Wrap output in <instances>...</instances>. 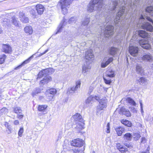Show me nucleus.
I'll use <instances>...</instances> for the list:
<instances>
[{"mask_svg":"<svg viewBox=\"0 0 153 153\" xmlns=\"http://www.w3.org/2000/svg\"><path fill=\"white\" fill-rule=\"evenodd\" d=\"M77 19L76 17H72L70 18L68 21V22L69 24L75 23Z\"/></svg>","mask_w":153,"mask_h":153,"instance_id":"45","label":"nucleus"},{"mask_svg":"<svg viewBox=\"0 0 153 153\" xmlns=\"http://www.w3.org/2000/svg\"><path fill=\"white\" fill-rule=\"evenodd\" d=\"M104 32L105 36L107 37L112 35L114 33L113 26L111 25H107L105 27Z\"/></svg>","mask_w":153,"mask_h":153,"instance_id":"8","label":"nucleus"},{"mask_svg":"<svg viewBox=\"0 0 153 153\" xmlns=\"http://www.w3.org/2000/svg\"><path fill=\"white\" fill-rule=\"evenodd\" d=\"M129 108L131 111L133 112L134 113H136L137 111L136 109L134 107H130Z\"/></svg>","mask_w":153,"mask_h":153,"instance_id":"54","label":"nucleus"},{"mask_svg":"<svg viewBox=\"0 0 153 153\" xmlns=\"http://www.w3.org/2000/svg\"><path fill=\"white\" fill-rule=\"evenodd\" d=\"M121 123L128 127H131V126L132 123L131 122L128 121V120L123 119L121 120Z\"/></svg>","mask_w":153,"mask_h":153,"instance_id":"28","label":"nucleus"},{"mask_svg":"<svg viewBox=\"0 0 153 153\" xmlns=\"http://www.w3.org/2000/svg\"><path fill=\"white\" fill-rule=\"evenodd\" d=\"M108 76H114V72L112 70L108 71H107Z\"/></svg>","mask_w":153,"mask_h":153,"instance_id":"48","label":"nucleus"},{"mask_svg":"<svg viewBox=\"0 0 153 153\" xmlns=\"http://www.w3.org/2000/svg\"><path fill=\"white\" fill-rule=\"evenodd\" d=\"M76 85L75 87H73L70 88V89L68 90V94L72 93L75 92L76 91H77V90L80 88L81 82L79 80H78L76 82Z\"/></svg>","mask_w":153,"mask_h":153,"instance_id":"11","label":"nucleus"},{"mask_svg":"<svg viewBox=\"0 0 153 153\" xmlns=\"http://www.w3.org/2000/svg\"><path fill=\"white\" fill-rule=\"evenodd\" d=\"M129 51L130 54L133 56H135L137 55L138 52L137 47L132 46H130Z\"/></svg>","mask_w":153,"mask_h":153,"instance_id":"13","label":"nucleus"},{"mask_svg":"<svg viewBox=\"0 0 153 153\" xmlns=\"http://www.w3.org/2000/svg\"><path fill=\"white\" fill-rule=\"evenodd\" d=\"M132 136L131 134L129 133H126L124 135L123 138L124 140L128 141H130L131 140Z\"/></svg>","mask_w":153,"mask_h":153,"instance_id":"29","label":"nucleus"},{"mask_svg":"<svg viewBox=\"0 0 153 153\" xmlns=\"http://www.w3.org/2000/svg\"><path fill=\"white\" fill-rule=\"evenodd\" d=\"M18 117L19 118V119H22L23 117V115H19L18 114L17 115Z\"/></svg>","mask_w":153,"mask_h":153,"instance_id":"61","label":"nucleus"},{"mask_svg":"<svg viewBox=\"0 0 153 153\" xmlns=\"http://www.w3.org/2000/svg\"><path fill=\"white\" fill-rule=\"evenodd\" d=\"M139 0H135V1L133 2L132 4L131 2V1H129L128 3H125V2L126 1V0H124L123 2L124 3V4L125 6H124L123 4V3H122L121 2V4L122 5H123V6L125 7V11L126 10V9L127 10L126 11H127V9H128L129 10V9H133V8L135 6H137L138 3L139 2ZM125 15H126V13H125Z\"/></svg>","mask_w":153,"mask_h":153,"instance_id":"7","label":"nucleus"},{"mask_svg":"<svg viewBox=\"0 0 153 153\" xmlns=\"http://www.w3.org/2000/svg\"><path fill=\"white\" fill-rule=\"evenodd\" d=\"M67 23L65 22V19H63L59 26L57 28V31L56 34H57V33L60 32L61 29L63 28L64 27L65 25Z\"/></svg>","mask_w":153,"mask_h":153,"instance_id":"20","label":"nucleus"},{"mask_svg":"<svg viewBox=\"0 0 153 153\" xmlns=\"http://www.w3.org/2000/svg\"><path fill=\"white\" fill-rule=\"evenodd\" d=\"M107 131L106 132L107 133H109L110 132V124L109 123H108L107 124Z\"/></svg>","mask_w":153,"mask_h":153,"instance_id":"55","label":"nucleus"},{"mask_svg":"<svg viewBox=\"0 0 153 153\" xmlns=\"http://www.w3.org/2000/svg\"><path fill=\"white\" fill-rule=\"evenodd\" d=\"M141 114L142 115H143L144 114V112L143 111V107H141Z\"/></svg>","mask_w":153,"mask_h":153,"instance_id":"62","label":"nucleus"},{"mask_svg":"<svg viewBox=\"0 0 153 153\" xmlns=\"http://www.w3.org/2000/svg\"><path fill=\"white\" fill-rule=\"evenodd\" d=\"M146 139L145 137H142L141 141V143H146Z\"/></svg>","mask_w":153,"mask_h":153,"instance_id":"58","label":"nucleus"},{"mask_svg":"<svg viewBox=\"0 0 153 153\" xmlns=\"http://www.w3.org/2000/svg\"><path fill=\"white\" fill-rule=\"evenodd\" d=\"M45 94L47 98L49 100H51L53 99V95H51V94H49L48 96L47 95V91H46L45 92Z\"/></svg>","mask_w":153,"mask_h":153,"instance_id":"51","label":"nucleus"},{"mask_svg":"<svg viewBox=\"0 0 153 153\" xmlns=\"http://www.w3.org/2000/svg\"><path fill=\"white\" fill-rule=\"evenodd\" d=\"M145 120L147 121L152 122L153 120V117H152L150 114H147L145 117Z\"/></svg>","mask_w":153,"mask_h":153,"instance_id":"44","label":"nucleus"},{"mask_svg":"<svg viewBox=\"0 0 153 153\" xmlns=\"http://www.w3.org/2000/svg\"><path fill=\"white\" fill-rule=\"evenodd\" d=\"M138 78H137V79L140 84L144 85V84H146L147 83V79L145 77H138Z\"/></svg>","mask_w":153,"mask_h":153,"instance_id":"21","label":"nucleus"},{"mask_svg":"<svg viewBox=\"0 0 153 153\" xmlns=\"http://www.w3.org/2000/svg\"><path fill=\"white\" fill-rule=\"evenodd\" d=\"M117 50V48L112 47L109 51V53L110 55L114 56L116 53Z\"/></svg>","mask_w":153,"mask_h":153,"instance_id":"36","label":"nucleus"},{"mask_svg":"<svg viewBox=\"0 0 153 153\" xmlns=\"http://www.w3.org/2000/svg\"><path fill=\"white\" fill-rule=\"evenodd\" d=\"M34 55V54L33 55L30 57L29 58L27 59L24 61L20 65H19L17 67L15 68L14 69L15 70H17L18 69H20L25 65L28 63L30 62L31 59L33 57V56Z\"/></svg>","mask_w":153,"mask_h":153,"instance_id":"18","label":"nucleus"},{"mask_svg":"<svg viewBox=\"0 0 153 153\" xmlns=\"http://www.w3.org/2000/svg\"><path fill=\"white\" fill-rule=\"evenodd\" d=\"M141 59L146 62H152L153 61V57L149 53L144 54L141 57Z\"/></svg>","mask_w":153,"mask_h":153,"instance_id":"10","label":"nucleus"},{"mask_svg":"<svg viewBox=\"0 0 153 153\" xmlns=\"http://www.w3.org/2000/svg\"><path fill=\"white\" fill-rule=\"evenodd\" d=\"M146 19L151 22L153 25V20L152 19L148 16H145L144 17L142 15L139 21V23L140 24V27L141 26L142 28L148 31L151 32H153V26L149 22H145V20Z\"/></svg>","mask_w":153,"mask_h":153,"instance_id":"3","label":"nucleus"},{"mask_svg":"<svg viewBox=\"0 0 153 153\" xmlns=\"http://www.w3.org/2000/svg\"><path fill=\"white\" fill-rule=\"evenodd\" d=\"M46 91H47L48 96L49 95V94H51V95H53V97L56 94L57 91L56 89L53 88H51L47 90Z\"/></svg>","mask_w":153,"mask_h":153,"instance_id":"25","label":"nucleus"},{"mask_svg":"<svg viewBox=\"0 0 153 153\" xmlns=\"http://www.w3.org/2000/svg\"><path fill=\"white\" fill-rule=\"evenodd\" d=\"M105 0H91L87 6V10L91 12L100 10L104 4Z\"/></svg>","mask_w":153,"mask_h":153,"instance_id":"2","label":"nucleus"},{"mask_svg":"<svg viewBox=\"0 0 153 153\" xmlns=\"http://www.w3.org/2000/svg\"><path fill=\"white\" fill-rule=\"evenodd\" d=\"M139 153H149V150H146L145 152H141Z\"/></svg>","mask_w":153,"mask_h":153,"instance_id":"63","label":"nucleus"},{"mask_svg":"<svg viewBox=\"0 0 153 153\" xmlns=\"http://www.w3.org/2000/svg\"><path fill=\"white\" fill-rule=\"evenodd\" d=\"M121 2L120 1H117L112 2V4H111L109 7V9L108 11L109 13H112L114 12V10L117 8L119 7V10L117 14L116 18L114 20V22L116 25L119 26L118 23L120 22V18H125V8L123 5L121 4Z\"/></svg>","mask_w":153,"mask_h":153,"instance_id":"1","label":"nucleus"},{"mask_svg":"<svg viewBox=\"0 0 153 153\" xmlns=\"http://www.w3.org/2000/svg\"><path fill=\"white\" fill-rule=\"evenodd\" d=\"M4 126H5L7 128V127H8V126H9L8 125V123H7V122H5V124H4Z\"/></svg>","mask_w":153,"mask_h":153,"instance_id":"64","label":"nucleus"},{"mask_svg":"<svg viewBox=\"0 0 153 153\" xmlns=\"http://www.w3.org/2000/svg\"><path fill=\"white\" fill-rule=\"evenodd\" d=\"M136 70L138 74H140L141 76H143V71L141 65H137L136 67Z\"/></svg>","mask_w":153,"mask_h":153,"instance_id":"30","label":"nucleus"},{"mask_svg":"<svg viewBox=\"0 0 153 153\" xmlns=\"http://www.w3.org/2000/svg\"><path fill=\"white\" fill-rule=\"evenodd\" d=\"M73 0H60L58 5L61 7L62 13L65 15L68 13L67 7H68Z\"/></svg>","mask_w":153,"mask_h":153,"instance_id":"5","label":"nucleus"},{"mask_svg":"<svg viewBox=\"0 0 153 153\" xmlns=\"http://www.w3.org/2000/svg\"><path fill=\"white\" fill-rule=\"evenodd\" d=\"M45 71H45L47 72V73H48V75L52 74L54 71V69L52 68H49L46 69Z\"/></svg>","mask_w":153,"mask_h":153,"instance_id":"46","label":"nucleus"},{"mask_svg":"<svg viewBox=\"0 0 153 153\" xmlns=\"http://www.w3.org/2000/svg\"><path fill=\"white\" fill-rule=\"evenodd\" d=\"M48 106L47 105H39L38 107V110L39 111L44 112L46 110Z\"/></svg>","mask_w":153,"mask_h":153,"instance_id":"32","label":"nucleus"},{"mask_svg":"<svg viewBox=\"0 0 153 153\" xmlns=\"http://www.w3.org/2000/svg\"><path fill=\"white\" fill-rule=\"evenodd\" d=\"M36 8L38 14L39 15L42 14L44 10V6L40 4H38L36 5Z\"/></svg>","mask_w":153,"mask_h":153,"instance_id":"17","label":"nucleus"},{"mask_svg":"<svg viewBox=\"0 0 153 153\" xmlns=\"http://www.w3.org/2000/svg\"><path fill=\"white\" fill-rule=\"evenodd\" d=\"M90 22L89 18H86L85 19H83L81 22V25L82 26H87Z\"/></svg>","mask_w":153,"mask_h":153,"instance_id":"31","label":"nucleus"},{"mask_svg":"<svg viewBox=\"0 0 153 153\" xmlns=\"http://www.w3.org/2000/svg\"><path fill=\"white\" fill-rule=\"evenodd\" d=\"M94 99L98 101L99 102V105L97 107V113L106 107V101L105 99H100L99 97L95 96L94 97Z\"/></svg>","mask_w":153,"mask_h":153,"instance_id":"6","label":"nucleus"},{"mask_svg":"<svg viewBox=\"0 0 153 153\" xmlns=\"http://www.w3.org/2000/svg\"><path fill=\"white\" fill-rule=\"evenodd\" d=\"M13 110L14 112L16 113H21L22 112V110L19 107H14L13 108Z\"/></svg>","mask_w":153,"mask_h":153,"instance_id":"43","label":"nucleus"},{"mask_svg":"<svg viewBox=\"0 0 153 153\" xmlns=\"http://www.w3.org/2000/svg\"><path fill=\"white\" fill-rule=\"evenodd\" d=\"M93 88L92 86H90L89 88V91L88 92V94H90L91 92L93 91Z\"/></svg>","mask_w":153,"mask_h":153,"instance_id":"56","label":"nucleus"},{"mask_svg":"<svg viewBox=\"0 0 153 153\" xmlns=\"http://www.w3.org/2000/svg\"><path fill=\"white\" fill-rule=\"evenodd\" d=\"M113 60V59L112 57L109 58L105 62H102L101 64V67L103 68L105 67L109 64L112 62Z\"/></svg>","mask_w":153,"mask_h":153,"instance_id":"23","label":"nucleus"},{"mask_svg":"<svg viewBox=\"0 0 153 153\" xmlns=\"http://www.w3.org/2000/svg\"><path fill=\"white\" fill-rule=\"evenodd\" d=\"M19 17L20 20L24 23H27L29 22L28 18L25 16V14L23 12H20L19 13Z\"/></svg>","mask_w":153,"mask_h":153,"instance_id":"16","label":"nucleus"},{"mask_svg":"<svg viewBox=\"0 0 153 153\" xmlns=\"http://www.w3.org/2000/svg\"><path fill=\"white\" fill-rule=\"evenodd\" d=\"M14 124L15 125H18L19 124V121L18 120H16L14 122Z\"/></svg>","mask_w":153,"mask_h":153,"instance_id":"60","label":"nucleus"},{"mask_svg":"<svg viewBox=\"0 0 153 153\" xmlns=\"http://www.w3.org/2000/svg\"><path fill=\"white\" fill-rule=\"evenodd\" d=\"M50 79L48 77H44L42 80H41L40 82V84L44 85L48 82Z\"/></svg>","mask_w":153,"mask_h":153,"instance_id":"39","label":"nucleus"},{"mask_svg":"<svg viewBox=\"0 0 153 153\" xmlns=\"http://www.w3.org/2000/svg\"><path fill=\"white\" fill-rule=\"evenodd\" d=\"M71 143L72 146L79 147L83 146L84 142L82 139L78 138L72 140Z\"/></svg>","mask_w":153,"mask_h":153,"instance_id":"9","label":"nucleus"},{"mask_svg":"<svg viewBox=\"0 0 153 153\" xmlns=\"http://www.w3.org/2000/svg\"><path fill=\"white\" fill-rule=\"evenodd\" d=\"M104 82L106 84L110 85L111 82V80L110 79H107L105 78V77H103Z\"/></svg>","mask_w":153,"mask_h":153,"instance_id":"49","label":"nucleus"},{"mask_svg":"<svg viewBox=\"0 0 153 153\" xmlns=\"http://www.w3.org/2000/svg\"><path fill=\"white\" fill-rule=\"evenodd\" d=\"M13 71H11L9 72L7 74L5 75L6 76H8L10 75L11 74H13Z\"/></svg>","mask_w":153,"mask_h":153,"instance_id":"59","label":"nucleus"},{"mask_svg":"<svg viewBox=\"0 0 153 153\" xmlns=\"http://www.w3.org/2000/svg\"><path fill=\"white\" fill-rule=\"evenodd\" d=\"M94 101V97L91 96L88 97L85 101L86 104L92 103Z\"/></svg>","mask_w":153,"mask_h":153,"instance_id":"42","label":"nucleus"},{"mask_svg":"<svg viewBox=\"0 0 153 153\" xmlns=\"http://www.w3.org/2000/svg\"><path fill=\"white\" fill-rule=\"evenodd\" d=\"M124 128L120 126L118 127L115 128L117 134L118 136H121L123 132L124 131Z\"/></svg>","mask_w":153,"mask_h":153,"instance_id":"27","label":"nucleus"},{"mask_svg":"<svg viewBox=\"0 0 153 153\" xmlns=\"http://www.w3.org/2000/svg\"><path fill=\"white\" fill-rule=\"evenodd\" d=\"M47 71H45V69L43 70L39 73L38 74V76H47L48 75L47 73Z\"/></svg>","mask_w":153,"mask_h":153,"instance_id":"37","label":"nucleus"},{"mask_svg":"<svg viewBox=\"0 0 153 153\" xmlns=\"http://www.w3.org/2000/svg\"><path fill=\"white\" fill-rule=\"evenodd\" d=\"M80 149L79 148H76L70 149L68 153H79Z\"/></svg>","mask_w":153,"mask_h":153,"instance_id":"41","label":"nucleus"},{"mask_svg":"<svg viewBox=\"0 0 153 153\" xmlns=\"http://www.w3.org/2000/svg\"><path fill=\"white\" fill-rule=\"evenodd\" d=\"M87 31H88V33H90V31H89V30H85L83 32V34L87 36L88 34L86 33L87 32Z\"/></svg>","mask_w":153,"mask_h":153,"instance_id":"57","label":"nucleus"},{"mask_svg":"<svg viewBox=\"0 0 153 153\" xmlns=\"http://www.w3.org/2000/svg\"><path fill=\"white\" fill-rule=\"evenodd\" d=\"M7 109L5 108H3L0 110V113H5L7 112Z\"/></svg>","mask_w":153,"mask_h":153,"instance_id":"52","label":"nucleus"},{"mask_svg":"<svg viewBox=\"0 0 153 153\" xmlns=\"http://www.w3.org/2000/svg\"><path fill=\"white\" fill-rule=\"evenodd\" d=\"M17 19V18H16L15 16H13L12 18L11 22L15 26H18V21Z\"/></svg>","mask_w":153,"mask_h":153,"instance_id":"40","label":"nucleus"},{"mask_svg":"<svg viewBox=\"0 0 153 153\" xmlns=\"http://www.w3.org/2000/svg\"><path fill=\"white\" fill-rule=\"evenodd\" d=\"M124 145L126 146L128 148H132L133 146L130 144V143H124Z\"/></svg>","mask_w":153,"mask_h":153,"instance_id":"53","label":"nucleus"},{"mask_svg":"<svg viewBox=\"0 0 153 153\" xmlns=\"http://www.w3.org/2000/svg\"><path fill=\"white\" fill-rule=\"evenodd\" d=\"M24 131L23 128V127L21 128L18 132V135L19 136L21 137L22 136V134Z\"/></svg>","mask_w":153,"mask_h":153,"instance_id":"50","label":"nucleus"},{"mask_svg":"<svg viewBox=\"0 0 153 153\" xmlns=\"http://www.w3.org/2000/svg\"><path fill=\"white\" fill-rule=\"evenodd\" d=\"M72 118L76 125L75 129L77 132H80L84 128V121L82 115L79 113H77L72 116Z\"/></svg>","mask_w":153,"mask_h":153,"instance_id":"4","label":"nucleus"},{"mask_svg":"<svg viewBox=\"0 0 153 153\" xmlns=\"http://www.w3.org/2000/svg\"><path fill=\"white\" fill-rule=\"evenodd\" d=\"M6 57V56L4 54L0 56V64H2L4 62Z\"/></svg>","mask_w":153,"mask_h":153,"instance_id":"47","label":"nucleus"},{"mask_svg":"<svg viewBox=\"0 0 153 153\" xmlns=\"http://www.w3.org/2000/svg\"><path fill=\"white\" fill-rule=\"evenodd\" d=\"M2 51L5 53H10L12 52V49L10 45L3 44L2 45Z\"/></svg>","mask_w":153,"mask_h":153,"instance_id":"12","label":"nucleus"},{"mask_svg":"<svg viewBox=\"0 0 153 153\" xmlns=\"http://www.w3.org/2000/svg\"><path fill=\"white\" fill-rule=\"evenodd\" d=\"M25 32L28 34H31L33 32V30L32 27L30 26H27L24 28Z\"/></svg>","mask_w":153,"mask_h":153,"instance_id":"26","label":"nucleus"},{"mask_svg":"<svg viewBox=\"0 0 153 153\" xmlns=\"http://www.w3.org/2000/svg\"><path fill=\"white\" fill-rule=\"evenodd\" d=\"M85 57V59L89 61L93 58L94 56L92 50H90L86 51Z\"/></svg>","mask_w":153,"mask_h":153,"instance_id":"14","label":"nucleus"},{"mask_svg":"<svg viewBox=\"0 0 153 153\" xmlns=\"http://www.w3.org/2000/svg\"><path fill=\"white\" fill-rule=\"evenodd\" d=\"M138 34L140 36L144 38H147L149 36L147 33L143 30H139Z\"/></svg>","mask_w":153,"mask_h":153,"instance_id":"22","label":"nucleus"},{"mask_svg":"<svg viewBox=\"0 0 153 153\" xmlns=\"http://www.w3.org/2000/svg\"><path fill=\"white\" fill-rule=\"evenodd\" d=\"M120 112L123 115H124L126 117H130L131 116V114L129 110L124 108H121Z\"/></svg>","mask_w":153,"mask_h":153,"instance_id":"19","label":"nucleus"},{"mask_svg":"<svg viewBox=\"0 0 153 153\" xmlns=\"http://www.w3.org/2000/svg\"><path fill=\"white\" fill-rule=\"evenodd\" d=\"M140 45L144 49H149L150 48V45L145 40H141L140 41Z\"/></svg>","mask_w":153,"mask_h":153,"instance_id":"15","label":"nucleus"},{"mask_svg":"<svg viewBox=\"0 0 153 153\" xmlns=\"http://www.w3.org/2000/svg\"><path fill=\"white\" fill-rule=\"evenodd\" d=\"M146 12L149 13L152 17H153V6L147 7L146 8Z\"/></svg>","mask_w":153,"mask_h":153,"instance_id":"24","label":"nucleus"},{"mask_svg":"<svg viewBox=\"0 0 153 153\" xmlns=\"http://www.w3.org/2000/svg\"><path fill=\"white\" fill-rule=\"evenodd\" d=\"M41 90L39 88H36L33 91L32 95L33 97L36 95L37 94L40 93Z\"/></svg>","mask_w":153,"mask_h":153,"instance_id":"38","label":"nucleus"},{"mask_svg":"<svg viewBox=\"0 0 153 153\" xmlns=\"http://www.w3.org/2000/svg\"><path fill=\"white\" fill-rule=\"evenodd\" d=\"M91 69V67L88 65H85L82 68V72L85 73L86 72L89 71Z\"/></svg>","mask_w":153,"mask_h":153,"instance_id":"34","label":"nucleus"},{"mask_svg":"<svg viewBox=\"0 0 153 153\" xmlns=\"http://www.w3.org/2000/svg\"><path fill=\"white\" fill-rule=\"evenodd\" d=\"M126 100L127 102L129 103L130 105L134 106H135L136 105V104L135 102L130 97H127L126 99Z\"/></svg>","mask_w":153,"mask_h":153,"instance_id":"33","label":"nucleus"},{"mask_svg":"<svg viewBox=\"0 0 153 153\" xmlns=\"http://www.w3.org/2000/svg\"><path fill=\"white\" fill-rule=\"evenodd\" d=\"M117 149L119 150L122 153L128 151L127 148H125L123 146L120 145L117 146Z\"/></svg>","mask_w":153,"mask_h":153,"instance_id":"35","label":"nucleus"}]
</instances>
